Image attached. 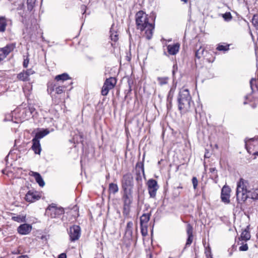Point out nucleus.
Here are the masks:
<instances>
[{
    "instance_id": "nucleus-44",
    "label": "nucleus",
    "mask_w": 258,
    "mask_h": 258,
    "mask_svg": "<svg viewBox=\"0 0 258 258\" xmlns=\"http://www.w3.org/2000/svg\"><path fill=\"white\" fill-rule=\"evenodd\" d=\"M125 235L132 237L133 234V229L126 228Z\"/></svg>"
},
{
    "instance_id": "nucleus-13",
    "label": "nucleus",
    "mask_w": 258,
    "mask_h": 258,
    "mask_svg": "<svg viewBox=\"0 0 258 258\" xmlns=\"http://www.w3.org/2000/svg\"><path fill=\"white\" fill-rule=\"evenodd\" d=\"M192 232H193L192 226L190 224H188L187 225V227H186V233H187L188 237H187V239L186 240V242L185 243V245L182 251H183L185 249L186 246H188L191 244L192 240H193Z\"/></svg>"
},
{
    "instance_id": "nucleus-11",
    "label": "nucleus",
    "mask_w": 258,
    "mask_h": 258,
    "mask_svg": "<svg viewBox=\"0 0 258 258\" xmlns=\"http://www.w3.org/2000/svg\"><path fill=\"white\" fill-rule=\"evenodd\" d=\"M40 199L39 193L33 190H29L25 195V200L30 203L34 202Z\"/></svg>"
},
{
    "instance_id": "nucleus-62",
    "label": "nucleus",
    "mask_w": 258,
    "mask_h": 258,
    "mask_svg": "<svg viewBox=\"0 0 258 258\" xmlns=\"http://www.w3.org/2000/svg\"><path fill=\"white\" fill-rule=\"evenodd\" d=\"M201 113H199V116L201 117Z\"/></svg>"
},
{
    "instance_id": "nucleus-48",
    "label": "nucleus",
    "mask_w": 258,
    "mask_h": 258,
    "mask_svg": "<svg viewBox=\"0 0 258 258\" xmlns=\"http://www.w3.org/2000/svg\"><path fill=\"white\" fill-rule=\"evenodd\" d=\"M128 91L131 92L132 91V85L133 84V81L131 79H128Z\"/></svg>"
},
{
    "instance_id": "nucleus-54",
    "label": "nucleus",
    "mask_w": 258,
    "mask_h": 258,
    "mask_svg": "<svg viewBox=\"0 0 258 258\" xmlns=\"http://www.w3.org/2000/svg\"><path fill=\"white\" fill-rule=\"evenodd\" d=\"M58 258H67L66 254L62 253L59 255Z\"/></svg>"
},
{
    "instance_id": "nucleus-32",
    "label": "nucleus",
    "mask_w": 258,
    "mask_h": 258,
    "mask_svg": "<svg viewBox=\"0 0 258 258\" xmlns=\"http://www.w3.org/2000/svg\"><path fill=\"white\" fill-rule=\"evenodd\" d=\"M204 52V48L201 46L200 48L196 51L195 56L198 58H200L203 55Z\"/></svg>"
},
{
    "instance_id": "nucleus-38",
    "label": "nucleus",
    "mask_w": 258,
    "mask_h": 258,
    "mask_svg": "<svg viewBox=\"0 0 258 258\" xmlns=\"http://www.w3.org/2000/svg\"><path fill=\"white\" fill-rule=\"evenodd\" d=\"M174 91H175V88H171L170 89V91L168 92V95H167V99L172 100L173 97V95H174Z\"/></svg>"
},
{
    "instance_id": "nucleus-15",
    "label": "nucleus",
    "mask_w": 258,
    "mask_h": 258,
    "mask_svg": "<svg viewBox=\"0 0 258 258\" xmlns=\"http://www.w3.org/2000/svg\"><path fill=\"white\" fill-rule=\"evenodd\" d=\"M180 44L179 43H176L173 44H169L167 46V51L170 55L176 54L179 50Z\"/></svg>"
},
{
    "instance_id": "nucleus-63",
    "label": "nucleus",
    "mask_w": 258,
    "mask_h": 258,
    "mask_svg": "<svg viewBox=\"0 0 258 258\" xmlns=\"http://www.w3.org/2000/svg\"><path fill=\"white\" fill-rule=\"evenodd\" d=\"M72 83H72V81H71V82H70V84H72Z\"/></svg>"
},
{
    "instance_id": "nucleus-10",
    "label": "nucleus",
    "mask_w": 258,
    "mask_h": 258,
    "mask_svg": "<svg viewBox=\"0 0 258 258\" xmlns=\"http://www.w3.org/2000/svg\"><path fill=\"white\" fill-rule=\"evenodd\" d=\"M231 189L229 186L225 185L221 189V201L226 203L228 204L230 202V197Z\"/></svg>"
},
{
    "instance_id": "nucleus-4",
    "label": "nucleus",
    "mask_w": 258,
    "mask_h": 258,
    "mask_svg": "<svg viewBox=\"0 0 258 258\" xmlns=\"http://www.w3.org/2000/svg\"><path fill=\"white\" fill-rule=\"evenodd\" d=\"M64 212L62 208H58L55 204L52 203L47 208L45 213L51 218H55L63 214Z\"/></svg>"
},
{
    "instance_id": "nucleus-19",
    "label": "nucleus",
    "mask_w": 258,
    "mask_h": 258,
    "mask_svg": "<svg viewBox=\"0 0 258 258\" xmlns=\"http://www.w3.org/2000/svg\"><path fill=\"white\" fill-rule=\"evenodd\" d=\"M16 47L15 43H10L7 44L6 46L1 48L3 51L5 52V54L7 56L10 52H11Z\"/></svg>"
},
{
    "instance_id": "nucleus-52",
    "label": "nucleus",
    "mask_w": 258,
    "mask_h": 258,
    "mask_svg": "<svg viewBox=\"0 0 258 258\" xmlns=\"http://www.w3.org/2000/svg\"><path fill=\"white\" fill-rule=\"evenodd\" d=\"M210 172L211 173H217V170L216 169V168H210Z\"/></svg>"
},
{
    "instance_id": "nucleus-12",
    "label": "nucleus",
    "mask_w": 258,
    "mask_h": 258,
    "mask_svg": "<svg viewBox=\"0 0 258 258\" xmlns=\"http://www.w3.org/2000/svg\"><path fill=\"white\" fill-rule=\"evenodd\" d=\"M48 91L50 90L51 93L53 91H55L57 94H60L63 92V89L66 88L65 86H57L56 84L54 82H50L47 84Z\"/></svg>"
},
{
    "instance_id": "nucleus-40",
    "label": "nucleus",
    "mask_w": 258,
    "mask_h": 258,
    "mask_svg": "<svg viewBox=\"0 0 258 258\" xmlns=\"http://www.w3.org/2000/svg\"><path fill=\"white\" fill-rule=\"evenodd\" d=\"M136 169L138 168L141 169L143 173H144V164L142 162H138L136 166Z\"/></svg>"
},
{
    "instance_id": "nucleus-3",
    "label": "nucleus",
    "mask_w": 258,
    "mask_h": 258,
    "mask_svg": "<svg viewBox=\"0 0 258 258\" xmlns=\"http://www.w3.org/2000/svg\"><path fill=\"white\" fill-rule=\"evenodd\" d=\"M249 183L247 180L241 178L237 183L236 197L238 200L244 202L248 198Z\"/></svg>"
},
{
    "instance_id": "nucleus-47",
    "label": "nucleus",
    "mask_w": 258,
    "mask_h": 258,
    "mask_svg": "<svg viewBox=\"0 0 258 258\" xmlns=\"http://www.w3.org/2000/svg\"><path fill=\"white\" fill-rule=\"evenodd\" d=\"M26 74L28 75V77H29L30 75H33L35 73L34 71L32 69H28L26 71H25Z\"/></svg>"
},
{
    "instance_id": "nucleus-17",
    "label": "nucleus",
    "mask_w": 258,
    "mask_h": 258,
    "mask_svg": "<svg viewBox=\"0 0 258 258\" xmlns=\"http://www.w3.org/2000/svg\"><path fill=\"white\" fill-rule=\"evenodd\" d=\"M32 149L34 152V153L36 154H40L41 148L40 144V141L37 140L36 139H33L32 140Z\"/></svg>"
},
{
    "instance_id": "nucleus-9",
    "label": "nucleus",
    "mask_w": 258,
    "mask_h": 258,
    "mask_svg": "<svg viewBox=\"0 0 258 258\" xmlns=\"http://www.w3.org/2000/svg\"><path fill=\"white\" fill-rule=\"evenodd\" d=\"M69 235L71 241H75L78 240L80 237V227L77 225L70 227Z\"/></svg>"
},
{
    "instance_id": "nucleus-42",
    "label": "nucleus",
    "mask_w": 258,
    "mask_h": 258,
    "mask_svg": "<svg viewBox=\"0 0 258 258\" xmlns=\"http://www.w3.org/2000/svg\"><path fill=\"white\" fill-rule=\"evenodd\" d=\"M205 254L207 258H213L210 247L206 250Z\"/></svg>"
},
{
    "instance_id": "nucleus-7",
    "label": "nucleus",
    "mask_w": 258,
    "mask_h": 258,
    "mask_svg": "<svg viewBox=\"0 0 258 258\" xmlns=\"http://www.w3.org/2000/svg\"><path fill=\"white\" fill-rule=\"evenodd\" d=\"M116 84V80L114 77H110L107 79L103 85L101 90V94L103 96H106L109 90L113 89Z\"/></svg>"
},
{
    "instance_id": "nucleus-30",
    "label": "nucleus",
    "mask_w": 258,
    "mask_h": 258,
    "mask_svg": "<svg viewBox=\"0 0 258 258\" xmlns=\"http://www.w3.org/2000/svg\"><path fill=\"white\" fill-rule=\"evenodd\" d=\"M251 22L255 29L258 30V14L253 15Z\"/></svg>"
},
{
    "instance_id": "nucleus-24",
    "label": "nucleus",
    "mask_w": 258,
    "mask_h": 258,
    "mask_svg": "<svg viewBox=\"0 0 258 258\" xmlns=\"http://www.w3.org/2000/svg\"><path fill=\"white\" fill-rule=\"evenodd\" d=\"M250 86L252 93L258 91V81L254 78H252L250 81Z\"/></svg>"
},
{
    "instance_id": "nucleus-59",
    "label": "nucleus",
    "mask_w": 258,
    "mask_h": 258,
    "mask_svg": "<svg viewBox=\"0 0 258 258\" xmlns=\"http://www.w3.org/2000/svg\"><path fill=\"white\" fill-rule=\"evenodd\" d=\"M148 255H149V258H152V254H151V253H150L149 254H148Z\"/></svg>"
},
{
    "instance_id": "nucleus-5",
    "label": "nucleus",
    "mask_w": 258,
    "mask_h": 258,
    "mask_svg": "<svg viewBox=\"0 0 258 258\" xmlns=\"http://www.w3.org/2000/svg\"><path fill=\"white\" fill-rule=\"evenodd\" d=\"M245 147L247 152L251 154L254 151L258 150V137L244 140Z\"/></svg>"
},
{
    "instance_id": "nucleus-2",
    "label": "nucleus",
    "mask_w": 258,
    "mask_h": 258,
    "mask_svg": "<svg viewBox=\"0 0 258 258\" xmlns=\"http://www.w3.org/2000/svg\"><path fill=\"white\" fill-rule=\"evenodd\" d=\"M177 102L178 109L181 113L189 111L191 106L194 103L187 89L182 88L180 90L177 97Z\"/></svg>"
},
{
    "instance_id": "nucleus-60",
    "label": "nucleus",
    "mask_w": 258,
    "mask_h": 258,
    "mask_svg": "<svg viewBox=\"0 0 258 258\" xmlns=\"http://www.w3.org/2000/svg\"><path fill=\"white\" fill-rule=\"evenodd\" d=\"M177 188H182V187L181 186H178Z\"/></svg>"
},
{
    "instance_id": "nucleus-28",
    "label": "nucleus",
    "mask_w": 258,
    "mask_h": 258,
    "mask_svg": "<svg viewBox=\"0 0 258 258\" xmlns=\"http://www.w3.org/2000/svg\"><path fill=\"white\" fill-rule=\"evenodd\" d=\"M109 191L110 193L115 194L118 191V187L117 184L111 183L109 185Z\"/></svg>"
},
{
    "instance_id": "nucleus-35",
    "label": "nucleus",
    "mask_w": 258,
    "mask_h": 258,
    "mask_svg": "<svg viewBox=\"0 0 258 258\" xmlns=\"http://www.w3.org/2000/svg\"><path fill=\"white\" fill-rule=\"evenodd\" d=\"M12 219L18 222H23L25 221V217L18 215L17 216L12 217Z\"/></svg>"
},
{
    "instance_id": "nucleus-58",
    "label": "nucleus",
    "mask_w": 258,
    "mask_h": 258,
    "mask_svg": "<svg viewBox=\"0 0 258 258\" xmlns=\"http://www.w3.org/2000/svg\"><path fill=\"white\" fill-rule=\"evenodd\" d=\"M181 1L184 2L185 3H187L188 2V0H181Z\"/></svg>"
},
{
    "instance_id": "nucleus-1",
    "label": "nucleus",
    "mask_w": 258,
    "mask_h": 258,
    "mask_svg": "<svg viewBox=\"0 0 258 258\" xmlns=\"http://www.w3.org/2000/svg\"><path fill=\"white\" fill-rule=\"evenodd\" d=\"M136 24L137 28L141 31H145V37L147 39L152 38L154 24L150 22L148 15L143 11H140L136 15Z\"/></svg>"
},
{
    "instance_id": "nucleus-23",
    "label": "nucleus",
    "mask_w": 258,
    "mask_h": 258,
    "mask_svg": "<svg viewBox=\"0 0 258 258\" xmlns=\"http://www.w3.org/2000/svg\"><path fill=\"white\" fill-rule=\"evenodd\" d=\"M49 133V131L47 129L43 130L37 132L33 139H36L37 140L40 141V139H42Z\"/></svg>"
},
{
    "instance_id": "nucleus-20",
    "label": "nucleus",
    "mask_w": 258,
    "mask_h": 258,
    "mask_svg": "<svg viewBox=\"0 0 258 258\" xmlns=\"http://www.w3.org/2000/svg\"><path fill=\"white\" fill-rule=\"evenodd\" d=\"M71 78L69 77L67 73H63L60 75H58L55 76V80L57 82H64L68 80H71Z\"/></svg>"
},
{
    "instance_id": "nucleus-56",
    "label": "nucleus",
    "mask_w": 258,
    "mask_h": 258,
    "mask_svg": "<svg viewBox=\"0 0 258 258\" xmlns=\"http://www.w3.org/2000/svg\"><path fill=\"white\" fill-rule=\"evenodd\" d=\"M253 155H254V156H258V150L253 152V153H252V154Z\"/></svg>"
},
{
    "instance_id": "nucleus-39",
    "label": "nucleus",
    "mask_w": 258,
    "mask_h": 258,
    "mask_svg": "<svg viewBox=\"0 0 258 258\" xmlns=\"http://www.w3.org/2000/svg\"><path fill=\"white\" fill-rule=\"evenodd\" d=\"M141 233L143 236H145L148 234L147 225H142L141 226Z\"/></svg>"
},
{
    "instance_id": "nucleus-8",
    "label": "nucleus",
    "mask_w": 258,
    "mask_h": 258,
    "mask_svg": "<svg viewBox=\"0 0 258 258\" xmlns=\"http://www.w3.org/2000/svg\"><path fill=\"white\" fill-rule=\"evenodd\" d=\"M148 189L150 198H155L156 195V192L159 188V186L156 180L150 179L147 182Z\"/></svg>"
},
{
    "instance_id": "nucleus-64",
    "label": "nucleus",
    "mask_w": 258,
    "mask_h": 258,
    "mask_svg": "<svg viewBox=\"0 0 258 258\" xmlns=\"http://www.w3.org/2000/svg\"><path fill=\"white\" fill-rule=\"evenodd\" d=\"M111 45H112V46H113V44L111 43Z\"/></svg>"
},
{
    "instance_id": "nucleus-37",
    "label": "nucleus",
    "mask_w": 258,
    "mask_h": 258,
    "mask_svg": "<svg viewBox=\"0 0 258 258\" xmlns=\"http://www.w3.org/2000/svg\"><path fill=\"white\" fill-rule=\"evenodd\" d=\"M222 17L224 20L226 21H230L232 18L231 14L230 12L225 13V14H223Z\"/></svg>"
},
{
    "instance_id": "nucleus-31",
    "label": "nucleus",
    "mask_w": 258,
    "mask_h": 258,
    "mask_svg": "<svg viewBox=\"0 0 258 258\" xmlns=\"http://www.w3.org/2000/svg\"><path fill=\"white\" fill-rule=\"evenodd\" d=\"M130 207L131 205H123V215L124 216H127L129 215V213L130 212Z\"/></svg>"
},
{
    "instance_id": "nucleus-51",
    "label": "nucleus",
    "mask_w": 258,
    "mask_h": 258,
    "mask_svg": "<svg viewBox=\"0 0 258 258\" xmlns=\"http://www.w3.org/2000/svg\"><path fill=\"white\" fill-rule=\"evenodd\" d=\"M136 180L137 181H139V180L142 179V178H141V175H140V171H138L137 172V177H136Z\"/></svg>"
},
{
    "instance_id": "nucleus-34",
    "label": "nucleus",
    "mask_w": 258,
    "mask_h": 258,
    "mask_svg": "<svg viewBox=\"0 0 258 258\" xmlns=\"http://www.w3.org/2000/svg\"><path fill=\"white\" fill-rule=\"evenodd\" d=\"M229 45H224L221 44H218V45L217 47V49L219 51H226L229 49Z\"/></svg>"
},
{
    "instance_id": "nucleus-57",
    "label": "nucleus",
    "mask_w": 258,
    "mask_h": 258,
    "mask_svg": "<svg viewBox=\"0 0 258 258\" xmlns=\"http://www.w3.org/2000/svg\"><path fill=\"white\" fill-rule=\"evenodd\" d=\"M195 111H196V115H195V117H196V119H198V112H197V109H196Z\"/></svg>"
},
{
    "instance_id": "nucleus-14",
    "label": "nucleus",
    "mask_w": 258,
    "mask_h": 258,
    "mask_svg": "<svg viewBox=\"0 0 258 258\" xmlns=\"http://www.w3.org/2000/svg\"><path fill=\"white\" fill-rule=\"evenodd\" d=\"M32 230V226L28 224H23L18 227V232L21 235H27L29 234Z\"/></svg>"
},
{
    "instance_id": "nucleus-55",
    "label": "nucleus",
    "mask_w": 258,
    "mask_h": 258,
    "mask_svg": "<svg viewBox=\"0 0 258 258\" xmlns=\"http://www.w3.org/2000/svg\"><path fill=\"white\" fill-rule=\"evenodd\" d=\"M28 110H29V112L31 113V114H32L33 112L35 110V108H33V107H30L29 109H28Z\"/></svg>"
},
{
    "instance_id": "nucleus-18",
    "label": "nucleus",
    "mask_w": 258,
    "mask_h": 258,
    "mask_svg": "<svg viewBox=\"0 0 258 258\" xmlns=\"http://www.w3.org/2000/svg\"><path fill=\"white\" fill-rule=\"evenodd\" d=\"M31 173L30 175L35 177V180L39 185L41 187H43L45 185V182L41 175L39 173L34 171H31Z\"/></svg>"
},
{
    "instance_id": "nucleus-6",
    "label": "nucleus",
    "mask_w": 258,
    "mask_h": 258,
    "mask_svg": "<svg viewBox=\"0 0 258 258\" xmlns=\"http://www.w3.org/2000/svg\"><path fill=\"white\" fill-rule=\"evenodd\" d=\"M123 191H132L134 186L133 177L131 173L123 175L121 181Z\"/></svg>"
},
{
    "instance_id": "nucleus-45",
    "label": "nucleus",
    "mask_w": 258,
    "mask_h": 258,
    "mask_svg": "<svg viewBox=\"0 0 258 258\" xmlns=\"http://www.w3.org/2000/svg\"><path fill=\"white\" fill-rule=\"evenodd\" d=\"M248 245L247 244L240 246L239 248L240 251H246L248 249Z\"/></svg>"
},
{
    "instance_id": "nucleus-22",
    "label": "nucleus",
    "mask_w": 258,
    "mask_h": 258,
    "mask_svg": "<svg viewBox=\"0 0 258 258\" xmlns=\"http://www.w3.org/2000/svg\"><path fill=\"white\" fill-rule=\"evenodd\" d=\"M241 238L242 240L247 241L250 238V234L249 231V226H247L246 228L242 232L241 234Z\"/></svg>"
},
{
    "instance_id": "nucleus-36",
    "label": "nucleus",
    "mask_w": 258,
    "mask_h": 258,
    "mask_svg": "<svg viewBox=\"0 0 258 258\" xmlns=\"http://www.w3.org/2000/svg\"><path fill=\"white\" fill-rule=\"evenodd\" d=\"M36 0H27V8L29 11H31L35 4Z\"/></svg>"
},
{
    "instance_id": "nucleus-25",
    "label": "nucleus",
    "mask_w": 258,
    "mask_h": 258,
    "mask_svg": "<svg viewBox=\"0 0 258 258\" xmlns=\"http://www.w3.org/2000/svg\"><path fill=\"white\" fill-rule=\"evenodd\" d=\"M7 26V21L5 17L0 16V32H4Z\"/></svg>"
},
{
    "instance_id": "nucleus-16",
    "label": "nucleus",
    "mask_w": 258,
    "mask_h": 258,
    "mask_svg": "<svg viewBox=\"0 0 258 258\" xmlns=\"http://www.w3.org/2000/svg\"><path fill=\"white\" fill-rule=\"evenodd\" d=\"M132 191H123V194L122 196V200L123 205H131L132 203Z\"/></svg>"
},
{
    "instance_id": "nucleus-46",
    "label": "nucleus",
    "mask_w": 258,
    "mask_h": 258,
    "mask_svg": "<svg viewBox=\"0 0 258 258\" xmlns=\"http://www.w3.org/2000/svg\"><path fill=\"white\" fill-rule=\"evenodd\" d=\"M172 100L170 99H167V110H170L172 107Z\"/></svg>"
},
{
    "instance_id": "nucleus-43",
    "label": "nucleus",
    "mask_w": 258,
    "mask_h": 258,
    "mask_svg": "<svg viewBox=\"0 0 258 258\" xmlns=\"http://www.w3.org/2000/svg\"><path fill=\"white\" fill-rule=\"evenodd\" d=\"M7 55L5 54V52L3 51L2 48H0V62L3 60L6 57Z\"/></svg>"
},
{
    "instance_id": "nucleus-29",
    "label": "nucleus",
    "mask_w": 258,
    "mask_h": 258,
    "mask_svg": "<svg viewBox=\"0 0 258 258\" xmlns=\"http://www.w3.org/2000/svg\"><path fill=\"white\" fill-rule=\"evenodd\" d=\"M17 78L19 80L22 81H27L29 80V77H28V75L26 74L25 71H23L18 74L17 75Z\"/></svg>"
},
{
    "instance_id": "nucleus-33",
    "label": "nucleus",
    "mask_w": 258,
    "mask_h": 258,
    "mask_svg": "<svg viewBox=\"0 0 258 258\" xmlns=\"http://www.w3.org/2000/svg\"><path fill=\"white\" fill-rule=\"evenodd\" d=\"M250 198L253 200H258V188L253 190L250 194Z\"/></svg>"
},
{
    "instance_id": "nucleus-61",
    "label": "nucleus",
    "mask_w": 258,
    "mask_h": 258,
    "mask_svg": "<svg viewBox=\"0 0 258 258\" xmlns=\"http://www.w3.org/2000/svg\"><path fill=\"white\" fill-rule=\"evenodd\" d=\"M172 73H173V75L174 74V73H175V71H174V70H173V71H172Z\"/></svg>"
},
{
    "instance_id": "nucleus-53",
    "label": "nucleus",
    "mask_w": 258,
    "mask_h": 258,
    "mask_svg": "<svg viewBox=\"0 0 258 258\" xmlns=\"http://www.w3.org/2000/svg\"><path fill=\"white\" fill-rule=\"evenodd\" d=\"M86 9H87V7L85 5H82L81 6V10L82 11H83V14L86 12Z\"/></svg>"
},
{
    "instance_id": "nucleus-50",
    "label": "nucleus",
    "mask_w": 258,
    "mask_h": 258,
    "mask_svg": "<svg viewBox=\"0 0 258 258\" xmlns=\"http://www.w3.org/2000/svg\"><path fill=\"white\" fill-rule=\"evenodd\" d=\"M133 223L132 221L127 222L126 228L133 229Z\"/></svg>"
},
{
    "instance_id": "nucleus-26",
    "label": "nucleus",
    "mask_w": 258,
    "mask_h": 258,
    "mask_svg": "<svg viewBox=\"0 0 258 258\" xmlns=\"http://www.w3.org/2000/svg\"><path fill=\"white\" fill-rule=\"evenodd\" d=\"M110 37L111 40L114 42H116L118 39L117 32L112 27L110 30Z\"/></svg>"
},
{
    "instance_id": "nucleus-49",
    "label": "nucleus",
    "mask_w": 258,
    "mask_h": 258,
    "mask_svg": "<svg viewBox=\"0 0 258 258\" xmlns=\"http://www.w3.org/2000/svg\"><path fill=\"white\" fill-rule=\"evenodd\" d=\"M28 63H29V59L27 58L25 59L23 61V64L24 68H26L28 67Z\"/></svg>"
},
{
    "instance_id": "nucleus-21",
    "label": "nucleus",
    "mask_w": 258,
    "mask_h": 258,
    "mask_svg": "<svg viewBox=\"0 0 258 258\" xmlns=\"http://www.w3.org/2000/svg\"><path fill=\"white\" fill-rule=\"evenodd\" d=\"M151 214L150 213H145L143 214L141 217H140V225L142 226V225H146L147 223L150 220Z\"/></svg>"
},
{
    "instance_id": "nucleus-27",
    "label": "nucleus",
    "mask_w": 258,
    "mask_h": 258,
    "mask_svg": "<svg viewBox=\"0 0 258 258\" xmlns=\"http://www.w3.org/2000/svg\"><path fill=\"white\" fill-rule=\"evenodd\" d=\"M157 80L159 85L163 86L168 84L169 78L168 77H157Z\"/></svg>"
},
{
    "instance_id": "nucleus-41",
    "label": "nucleus",
    "mask_w": 258,
    "mask_h": 258,
    "mask_svg": "<svg viewBox=\"0 0 258 258\" xmlns=\"http://www.w3.org/2000/svg\"><path fill=\"white\" fill-rule=\"evenodd\" d=\"M192 183L193 184V187L195 189L197 188V186L198 184V180L196 177H193L192 178Z\"/></svg>"
}]
</instances>
